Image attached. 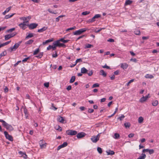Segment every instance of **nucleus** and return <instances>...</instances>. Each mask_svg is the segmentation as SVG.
Wrapping results in <instances>:
<instances>
[{
    "label": "nucleus",
    "instance_id": "f257e3e1",
    "mask_svg": "<svg viewBox=\"0 0 159 159\" xmlns=\"http://www.w3.org/2000/svg\"><path fill=\"white\" fill-rule=\"evenodd\" d=\"M0 122H2L3 126L6 128L7 129L10 131H12L13 129L12 126L7 124L4 120L0 119Z\"/></svg>",
    "mask_w": 159,
    "mask_h": 159
},
{
    "label": "nucleus",
    "instance_id": "6e6552de",
    "mask_svg": "<svg viewBox=\"0 0 159 159\" xmlns=\"http://www.w3.org/2000/svg\"><path fill=\"white\" fill-rule=\"evenodd\" d=\"M58 41L57 40L55 41L53 43V46H52V48L53 50H55L56 49V47L58 46Z\"/></svg>",
    "mask_w": 159,
    "mask_h": 159
},
{
    "label": "nucleus",
    "instance_id": "c9c22d12",
    "mask_svg": "<svg viewBox=\"0 0 159 159\" xmlns=\"http://www.w3.org/2000/svg\"><path fill=\"white\" fill-rule=\"evenodd\" d=\"M146 100V98H145L143 96V97L141 98L140 100V101L141 102H143L144 101H145Z\"/></svg>",
    "mask_w": 159,
    "mask_h": 159
},
{
    "label": "nucleus",
    "instance_id": "7ed1b4c3",
    "mask_svg": "<svg viewBox=\"0 0 159 159\" xmlns=\"http://www.w3.org/2000/svg\"><path fill=\"white\" fill-rule=\"evenodd\" d=\"M87 29L86 28H84L80 29L76 31L73 33L75 35H80L82 33L85 32Z\"/></svg>",
    "mask_w": 159,
    "mask_h": 159
},
{
    "label": "nucleus",
    "instance_id": "2eb2a0df",
    "mask_svg": "<svg viewBox=\"0 0 159 159\" xmlns=\"http://www.w3.org/2000/svg\"><path fill=\"white\" fill-rule=\"evenodd\" d=\"M26 25H27L24 23L23 22L20 23L19 25V26L23 30H25V27Z\"/></svg>",
    "mask_w": 159,
    "mask_h": 159
},
{
    "label": "nucleus",
    "instance_id": "9d476101",
    "mask_svg": "<svg viewBox=\"0 0 159 159\" xmlns=\"http://www.w3.org/2000/svg\"><path fill=\"white\" fill-rule=\"evenodd\" d=\"M57 120L59 122L62 123H64L65 121V120L63 117L60 116H59L58 117Z\"/></svg>",
    "mask_w": 159,
    "mask_h": 159
},
{
    "label": "nucleus",
    "instance_id": "ea45409f",
    "mask_svg": "<svg viewBox=\"0 0 159 159\" xmlns=\"http://www.w3.org/2000/svg\"><path fill=\"white\" fill-rule=\"evenodd\" d=\"M125 116L123 115H121V116L118 118V119H119L120 120H121L125 118Z\"/></svg>",
    "mask_w": 159,
    "mask_h": 159
},
{
    "label": "nucleus",
    "instance_id": "09e8293b",
    "mask_svg": "<svg viewBox=\"0 0 159 159\" xmlns=\"http://www.w3.org/2000/svg\"><path fill=\"white\" fill-rule=\"evenodd\" d=\"M102 67L103 68H106L108 69H110L111 68L110 66H107L106 64H105V65L104 66H102Z\"/></svg>",
    "mask_w": 159,
    "mask_h": 159
},
{
    "label": "nucleus",
    "instance_id": "4c0bfd02",
    "mask_svg": "<svg viewBox=\"0 0 159 159\" xmlns=\"http://www.w3.org/2000/svg\"><path fill=\"white\" fill-rule=\"evenodd\" d=\"M99 84H98V83H95V84H94L92 86V88H95V87H99Z\"/></svg>",
    "mask_w": 159,
    "mask_h": 159
},
{
    "label": "nucleus",
    "instance_id": "4d7b16f0",
    "mask_svg": "<svg viewBox=\"0 0 159 159\" xmlns=\"http://www.w3.org/2000/svg\"><path fill=\"white\" fill-rule=\"evenodd\" d=\"M63 147L66 146L67 145V143L66 142H64L63 143L61 144Z\"/></svg>",
    "mask_w": 159,
    "mask_h": 159
},
{
    "label": "nucleus",
    "instance_id": "f3484780",
    "mask_svg": "<svg viewBox=\"0 0 159 159\" xmlns=\"http://www.w3.org/2000/svg\"><path fill=\"white\" fill-rule=\"evenodd\" d=\"M58 41H61L62 42H63L64 43H66L67 42H68L70 40L69 39H67V40H65L64 39V38H61L60 39H59L58 40H57Z\"/></svg>",
    "mask_w": 159,
    "mask_h": 159
},
{
    "label": "nucleus",
    "instance_id": "9b49d317",
    "mask_svg": "<svg viewBox=\"0 0 159 159\" xmlns=\"http://www.w3.org/2000/svg\"><path fill=\"white\" fill-rule=\"evenodd\" d=\"M146 155L144 153H142L137 159H144L146 157Z\"/></svg>",
    "mask_w": 159,
    "mask_h": 159
},
{
    "label": "nucleus",
    "instance_id": "72a5a7b5",
    "mask_svg": "<svg viewBox=\"0 0 159 159\" xmlns=\"http://www.w3.org/2000/svg\"><path fill=\"white\" fill-rule=\"evenodd\" d=\"M43 52H40L38 56H36V57L40 58H41L43 55Z\"/></svg>",
    "mask_w": 159,
    "mask_h": 159
},
{
    "label": "nucleus",
    "instance_id": "5fc2aeb1",
    "mask_svg": "<svg viewBox=\"0 0 159 159\" xmlns=\"http://www.w3.org/2000/svg\"><path fill=\"white\" fill-rule=\"evenodd\" d=\"M93 74V72L92 70L90 71L88 73H87L88 75L89 76H91Z\"/></svg>",
    "mask_w": 159,
    "mask_h": 159
},
{
    "label": "nucleus",
    "instance_id": "603ef678",
    "mask_svg": "<svg viewBox=\"0 0 159 159\" xmlns=\"http://www.w3.org/2000/svg\"><path fill=\"white\" fill-rule=\"evenodd\" d=\"M16 33H11V34H9V35L10 37L11 38V37H14L15 35H16Z\"/></svg>",
    "mask_w": 159,
    "mask_h": 159
},
{
    "label": "nucleus",
    "instance_id": "bf43d9fd",
    "mask_svg": "<svg viewBox=\"0 0 159 159\" xmlns=\"http://www.w3.org/2000/svg\"><path fill=\"white\" fill-rule=\"evenodd\" d=\"M30 58V57L25 58V59H24L23 60H22V62H25V61H26Z\"/></svg>",
    "mask_w": 159,
    "mask_h": 159
},
{
    "label": "nucleus",
    "instance_id": "052dcab7",
    "mask_svg": "<svg viewBox=\"0 0 159 159\" xmlns=\"http://www.w3.org/2000/svg\"><path fill=\"white\" fill-rule=\"evenodd\" d=\"M20 19L21 20H22L24 21H25L26 20H27L26 17H20Z\"/></svg>",
    "mask_w": 159,
    "mask_h": 159
},
{
    "label": "nucleus",
    "instance_id": "473e14b6",
    "mask_svg": "<svg viewBox=\"0 0 159 159\" xmlns=\"http://www.w3.org/2000/svg\"><path fill=\"white\" fill-rule=\"evenodd\" d=\"M143 120V118L141 116L139 117L138 119V122L139 123H142Z\"/></svg>",
    "mask_w": 159,
    "mask_h": 159
},
{
    "label": "nucleus",
    "instance_id": "f8f14e48",
    "mask_svg": "<svg viewBox=\"0 0 159 159\" xmlns=\"http://www.w3.org/2000/svg\"><path fill=\"white\" fill-rule=\"evenodd\" d=\"M88 71V70L84 67L82 68L81 69V72L82 74L87 73Z\"/></svg>",
    "mask_w": 159,
    "mask_h": 159
},
{
    "label": "nucleus",
    "instance_id": "e433bc0d",
    "mask_svg": "<svg viewBox=\"0 0 159 159\" xmlns=\"http://www.w3.org/2000/svg\"><path fill=\"white\" fill-rule=\"evenodd\" d=\"M15 28H13L7 30V33H11L15 30Z\"/></svg>",
    "mask_w": 159,
    "mask_h": 159
},
{
    "label": "nucleus",
    "instance_id": "a878e982",
    "mask_svg": "<svg viewBox=\"0 0 159 159\" xmlns=\"http://www.w3.org/2000/svg\"><path fill=\"white\" fill-rule=\"evenodd\" d=\"M14 14H11V15H7L5 16L4 18L6 19H8L12 17L14 15Z\"/></svg>",
    "mask_w": 159,
    "mask_h": 159
},
{
    "label": "nucleus",
    "instance_id": "cd10ccee",
    "mask_svg": "<svg viewBox=\"0 0 159 159\" xmlns=\"http://www.w3.org/2000/svg\"><path fill=\"white\" fill-rule=\"evenodd\" d=\"M158 104V101L157 100H155L154 101L152 102V104L153 106H157Z\"/></svg>",
    "mask_w": 159,
    "mask_h": 159
},
{
    "label": "nucleus",
    "instance_id": "f704fd0d",
    "mask_svg": "<svg viewBox=\"0 0 159 159\" xmlns=\"http://www.w3.org/2000/svg\"><path fill=\"white\" fill-rule=\"evenodd\" d=\"M115 137L114 138L115 139H118L120 137V135L119 134L116 133L114 134Z\"/></svg>",
    "mask_w": 159,
    "mask_h": 159
},
{
    "label": "nucleus",
    "instance_id": "774afa93",
    "mask_svg": "<svg viewBox=\"0 0 159 159\" xmlns=\"http://www.w3.org/2000/svg\"><path fill=\"white\" fill-rule=\"evenodd\" d=\"M63 148L62 145H59V146H58V147H57V150H59L60 149H61V148Z\"/></svg>",
    "mask_w": 159,
    "mask_h": 159
},
{
    "label": "nucleus",
    "instance_id": "8fccbe9b",
    "mask_svg": "<svg viewBox=\"0 0 159 159\" xmlns=\"http://www.w3.org/2000/svg\"><path fill=\"white\" fill-rule=\"evenodd\" d=\"M134 80V79H131L130 80L128 83L126 84V85L127 86H129V84L133 82Z\"/></svg>",
    "mask_w": 159,
    "mask_h": 159
},
{
    "label": "nucleus",
    "instance_id": "3c124183",
    "mask_svg": "<svg viewBox=\"0 0 159 159\" xmlns=\"http://www.w3.org/2000/svg\"><path fill=\"white\" fill-rule=\"evenodd\" d=\"M101 15L99 14H96L94 16V17L95 18V19L101 17Z\"/></svg>",
    "mask_w": 159,
    "mask_h": 159
},
{
    "label": "nucleus",
    "instance_id": "79ce46f5",
    "mask_svg": "<svg viewBox=\"0 0 159 159\" xmlns=\"http://www.w3.org/2000/svg\"><path fill=\"white\" fill-rule=\"evenodd\" d=\"M11 42V41H8L5 43H3L2 44V47L5 46V45H7L9 44Z\"/></svg>",
    "mask_w": 159,
    "mask_h": 159
},
{
    "label": "nucleus",
    "instance_id": "0e129e2a",
    "mask_svg": "<svg viewBox=\"0 0 159 159\" xmlns=\"http://www.w3.org/2000/svg\"><path fill=\"white\" fill-rule=\"evenodd\" d=\"M134 135V134L133 133H130L128 135V137L129 138H130L133 137Z\"/></svg>",
    "mask_w": 159,
    "mask_h": 159
},
{
    "label": "nucleus",
    "instance_id": "f03ea898",
    "mask_svg": "<svg viewBox=\"0 0 159 159\" xmlns=\"http://www.w3.org/2000/svg\"><path fill=\"white\" fill-rule=\"evenodd\" d=\"M22 41H20L18 43H16L15 44L13 47H11L8 48V50L10 52H11L13 51H15L17 49L20 44L21 43Z\"/></svg>",
    "mask_w": 159,
    "mask_h": 159
},
{
    "label": "nucleus",
    "instance_id": "412c9836",
    "mask_svg": "<svg viewBox=\"0 0 159 159\" xmlns=\"http://www.w3.org/2000/svg\"><path fill=\"white\" fill-rule=\"evenodd\" d=\"M100 73H101V75H103L104 77H105L106 76L107 74L103 70H100Z\"/></svg>",
    "mask_w": 159,
    "mask_h": 159
},
{
    "label": "nucleus",
    "instance_id": "393cba45",
    "mask_svg": "<svg viewBox=\"0 0 159 159\" xmlns=\"http://www.w3.org/2000/svg\"><path fill=\"white\" fill-rule=\"evenodd\" d=\"M34 42V40L32 39H30L29 41L25 42V44H26L30 45L31 44Z\"/></svg>",
    "mask_w": 159,
    "mask_h": 159
},
{
    "label": "nucleus",
    "instance_id": "39448f33",
    "mask_svg": "<svg viewBox=\"0 0 159 159\" xmlns=\"http://www.w3.org/2000/svg\"><path fill=\"white\" fill-rule=\"evenodd\" d=\"M30 30H32L35 28L38 25V24L35 23H32L30 24H27Z\"/></svg>",
    "mask_w": 159,
    "mask_h": 159
},
{
    "label": "nucleus",
    "instance_id": "423d86ee",
    "mask_svg": "<svg viewBox=\"0 0 159 159\" xmlns=\"http://www.w3.org/2000/svg\"><path fill=\"white\" fill-rule=\"evenodd\" d=\"M4 133L5 136L7 139L11 141H12L13 140L12 137L9 134L7 131H5Z\"/></svg>",
    "mask_w": 159,
    "mask_h": 159
},
{
    "label": "nucleus",
    "instance_id": "e2e57ef3",
    "mask_svg": "<svg viewBox=\"0 0 159 159\" xmlns=\"http://www.w3.org/2000/svg\"><path fill=\"white\" fill-rule=\"evenodd\" d=\"M119 71L118 70H116L114 72V75H117L119 74Z\"/></svg>",
    "mask_w": 159,
    "mask_h": 159
},
{
    "label": "nucleus",
    "instance_id": "a211bd4d",
    "mask_svg": "<svg viewBox=\"0 0 159 159\" xmlns=\"http://www.w3.org/2000/svg\"><path fill=\"white\" fill-rule=\"evenodd\" d=\"M107 155H113L115 154V152L112 150H109L108 151H106Z\"/></svg>",
    "mask_w": 159,
    "mask_h": 159
},
{
    "label": "nucleus",
    "instance_id": "c756f323",
    "mask_svg": "<svg viewBox=\"0 0 159 159\" xmlns=\"http://www.w3.org/2000/svg\"><path fill=\"white\" fill-rule=\"evenodd\" d=\"M58 41V47H62L64 48H65L66 47V45L65 44L63 43H60V41Z\"/></svg>",
    "mask_w": 159,
    "mask_h": 159
},
{
    "label": "nucleus",
    "instance_id": "2f4dec72",
    "mask_svg": "<svg viewBox=\"0 0 159 159\" xmlns=\"http://www.w3.org/2000/svg\"><path fill=\"white\" fill-rule=\"evenodd\" d=\"M7 54V52L6 51H4V52H2L0 54V59L1 58V57L3 56H4L6 55Z\"/></svg>",
    "mask_w": 159,
    "mask_h": 159
},
{
    "label": "nucleus",
    "instance_id": "7c9ffc66",
    "mask_svg": "<svg viewBox=\"0 0 159 159\" xmlns=\"http://www.w3.org/2000/svg\"><path fill=\"white\" fill-rule=\"evenodd\" d=\"M124 125L126 128H129L130 126V124L129 122H126L124 124Z\"/></svg>",
    "mask_w": 159,
    "mask_h": 159
},
{
    "label": "nucleus",
    "instance_id": "1a4fd4ad",
    "mask_svg": "<svg viewBox=\"0 0 159 159\" xmlns=\"http://www.w3.org/2000/svg\"><path fill=\"white\" fill-rule=\"evenodd\" d=\"M91 139L94 143H96L98 140H99L98 138H97L95 136H92Z\"/></svg>",
    "mask_w": 159,
    "mask_h": 159
},
{
    "label": "nucleus",
    "instance_id": "13d9d810",
    "mask_svg": "<svg viewBox=\"0 0 159 159\" xmlns=\"http://www.w3.org/2000/svg\"><path fill=\"white\" fill-rule=\"evenodd\" d=\"M149 149H144L142 151V153H145L146 152H148V151L149 150Z\"/></svg>",
    "mask_w": 159,
    "mask_h": 159
},
{
    "label": "nucleus",
    "instance_id": "58836bf2",
    "mask_svg": "<svg viewBox=\"0 0 159 159\" xmlns=\"http://www.w3.org/2000/svg\"><path fill=\"white\" fill-rule=\"evenodd\" d=\"M140 31L139 30H135L134 31V33L136 35L140 34Z\"/></svg>",
    "mask_w": 159,
    "mask_h": 159
},
{
    "label": "nucleus",
    "instance_id": "a18cd8bd",
    "mask_svg": "<svg viewBox=\"0 0 159 159\" xmlns=\"http://www.w3.org/2000/svg\"><path fill=\"white\" fill-rule=\"evenodd\" d=\"M97 151L100 154H101L102 152V149L100 147H98L97 148Z\"/></svg>",
    "mask_w": 159,
    "mask_h": 159
},
{
    "label": "nucleus",
    "instance_id": "c85d7f7f",
    "mask_svg": "<svg viewBox=\"0 0 159 159\" xmlns=\"http://www.w3.org/2000/svg\"><path fill=\"white\" fill-rule=\"evenodd\" d=\"M53 41L52 39H48L46 40L45 42H44L43 43V44L44 45L46 44L47 43L51 42Z\"/></svg>",
    "mask_w": 159,
    "mask_h": 159
},
{
    "label": "nucleus",
    "instance_id": "6ab92c4d",
    "mask_svg": "<svg viewBox=\"0 0 159 159\" xmlns=\"http://www.w3.org/2000/svg\"><path fill=\"white\" fill-rule=\"evenodd\" d=\"M11 7H10L8 8H7L6 10L2 13L3 15H5L7 12H8L9 11L11 10Z\"/></svg>",
    "mask_w": 159,
    "mask_h": 159
},
{
    "label": "nucleus",
    "instance_id": "a19ab883",
    "mask_svg": "<svg viewBox=\"0 0 159 159\" xmlns=\"http://www.w3.org/2000/svg\"><path fill=\"white\" fill-rule=\"evenodd\" d=\"M90 12L88 11H85L83 12L82 13V15H86L90 13Z\"/></svg>",
    "mask_w": 159,
    "mask_h": 159
},
{
    "label": "nucleus",
    "instance_id": "49530a36",
    "mask_svg": "<svg viewBox=\"0 0 159 159\" xmlns=\"http://www.w3.org/2000/svg\"><path fill=\"white\" fill-rule=\"evenodd\" d=\"M145 77L147 78H152L153 77V76L152 75H149L148 74L146 75Z\"/></svg>",
    "mask_w": 159,
    "mask_h": 159
},
{
    "label": "nucleus",
    "instance_id": "680f3d73",
    "mask_svg": "<svg viewBox=\"0 0 159 159\" xmlns=\"http://www.w3.org/2000/svg\"><path fill=\"white\" fill-rule=\"evenodd\" d=\"M44 85L47 88H48L49 86V83H44Z\"/></svg>",
    "mask_w": 159,
    "mask_h": 159
},
{
    "label": "nucleus",
    "instance_id": "20e7f679",
    "mask_svg": "<svg viewBox=\"0 0 159 159\" xmlns=\"http://www.w3.org/2000/svg\"><path fill=\"white\" fill-rule=\"evenodd\" d=\"M66 133L67 135L71 136L76 135L77 133L76 131L72 129H69L66 130Z\"/></svg>",
    "mask_w": 159,
    "mask_h": 159
},
{
    "label": "nucleus",
    "instance_id": "bb28decb",
    "mask_svg": "<svg viewBox=\"0 0 159 159\" xmlns=\"http://www.w3.org/2000/svg\"><path fill=\"white\" fill-rule=\"evenodd\" d=\"M39 51V48H38L37 49H36L34 52L33 53V55H36L37 54Z\"/></svg>",
    "mask_w": 159,
    "mask_h": 159
},
{
    "label": "nucleus",
    "instance_id": "aec40b11",
    "mask_svg": "<svg viewBox=\"0 0 159 159\" xmlns=\"http://www.w3.org/2000/svg\"><path fill=\"white\" fill-rule=\"evenodd\" d=\"M43 142V140H40V142H39L40 146V148H44V146L46 147V145L44 143L41 144V142Z\"/></svg>",
    "mask_w": 159,
    "mask_h": 159
},
{
    "label": "nucleus",
    "instance_id": "4468645a",
    "mask_svg": "<svg viewBox=\"0 0 159 159\" xmlns=\"http://www.w3.org/2000/svg\"><path fill=\"white\" fill-rule=\"evenodd\" d=\"M47 28H48L47 27L44 26L42 28H41L40 29H39L38 30V32L40 33V32H43L44 31H45V30H46L47 29Z\"/></svg>",
    "mask_w": 159,
    "mask_h": 159
},
{
    "label": "nucleus",
    "instance_id": "338daca9",
    "mask_svg": "<svg viewBox=\"0 0 159 159\" xmlns=\"http://www.w3.org/2000/svg\"><path fill=\"white\" fill-rule=\"evenodd\" d=\"M71 89V85H69L66 88V89L68 90H70Z\"/></svg>",
    "mask_w": 159,
    "mask_h": 159
},
{
    "label": "nucleus",
    "instance_id": "0eeeda50",
    "mask_svg": "<svg viewBox=\"0 0 159 159\" xmlns=\"http://www.w3.org/2000/svg\"><path fill=\"white\" fill-rule=\"evenodd\" d=\"M86 135L85 133L84 132H80L76 134V137L78 139L82 138L84 137Z\"/></svg>",
    "mask_w": 159,
    "mask_h": 159
},
{
    "label": "nucleus",
    "instance_id": "c03bdc74",
    "mask_svg": "<svg viewBox=\"0 0 159 159\" xmlns=\"http://www.w3.org/2000/svg\"><path fill=\"white\" fill-rule=\"evenodd\" d=\"M10 38H11L10 37V36L9 34L6 35L5 36V39L6 40H7Z\"/></svg>",
    "mask_w": 159,
    "mask_h": 159
},
{
    "label": "nucleus",
    "instance_id": "37998d69",
    "mask_svg": "<svg viewBox=\"0 0 159 159\" xmlns=\"http://www.w3.org/2000/svg\"><path fill=\"white\" fill-rule=\"evenodd\" d=\"M148 152L149 153L150 155H151V154H153L154 153V151L153 149H149Z\"/></svg>",
    "mask_w": 159,
    "mask_h": 159
},
{
    "label": "nucleus",
    "instance_id": "b1692460",
    "mask_svg": "<svg viewBox=\"0 0 159 159\" xmlns=\"http://www.w3.org/2000/svg\"><path fill=\"white\" fill-rule=\"evenodd\" d=\"M93 47V46L91 44L88 43L86 44L85 48H89Z\"/></svg>",
    "mask_w": 159,
    "mask_h": 159
},
{
    "label": "nucleus",
    "instance_id": "69168bd1",
    "mask_svg": "<svg viewBox=\"0 0 159 159\" xmlns=\"http://www.w3.org/2000/svg\"><path fill=\"white\" fill-rule=\"evenodd\" d=\"M107 41L111 42H113L114 41V40L112 39H109L107 40Z\"/></svg>",
    "mask_w": 159,
    "mask_h": 159
},
{
    "label": "nucleus",
    "instance_id": "864d4df0",
    "mask_svg": "<svg viewBox=\"0 0 159 159\" xmlns=\"http://www.w3.org/2000/svg\"><path fill=\"white\" fill-rule=\"evenodd\" d=\"M82 59L81 58H79L77 59L76 60L75 62L76 63V64H77L78 62H82Z\"/></svg>",
    "mask_w": 159,
    "mask_h": 159
},
{
    "label": "nucleus",
    "instance_id": "ddd939ff",
    "mask_svg": "<svg viewBox=\"0 0 159 159\" xmlns=\"http://www.w3.org/2000/svg\"><path fill=\"white\" fill-rule=\"evenodd\" d=\"M121 67L124 69H126L128 67V65L126 63H122L120 65Z\"/></svg>",
    "mask_w": 159,
    "mask_h": 159
},
{
    "label": "nucleus",
    "instance_id": "6e6d98bb",
    "mask_svg": "<svg viewBox=\"0 0 159 159\" xmlns=\"http://www.w3.org/2000/svg\"><path fill=\"white\" fill-rule=\"evenodd\" d=\"M94 110L93 109L89 108L88 110V112L89 113H93Z\"/></svg>",
    "mask_w": 159,
    "mask_h": 159
},
{
    "label": "nucleus",
    "instance_id": "de8ad7c7",
    "mask_svg": "<svg viewBox=\"0 0 159 159\" xmlns=\"http://www.w3.org/2000/svg\"><path fill=\"white\" fill-rule=\"evenodd\" d=\"M24 112L25 116H26V115H27L28 114L27 110L25 108L24 109Z\"/></svg>",
    "mask_w": 159,
    "mask_h": 159
},
{
    "label": "nucleus",
    "instance_id": "5701e85b",
    "mask_svg": "<svg viewBox=\"0 0 159 159\" xmlns=\"http://www.w3.org/2000/svg\"><path fill=\"white\" fill-rule=\"evenodd\" d=\"M75 79V76H72L70 80V83H73L74 82Z\"/></svg>",
    "mask_w": 159,
    "mask_h": 159
},
{
    "label": "nucleus",
    "instance_id": "dca6fc26",
    "mask_svg": "<svg viewBox=\"0 0 159 159\" xmlns=\"http://www.w3.org/2000/svg\"><path fill=\"white\" fill-rule=\"evenodd\" d=\"M33 33H30L28 35H27L26 37H25V39H28L30 38H31L34 36Z\"/></svg>",
    "mask_w": 159,
    "mask_h": 159
},
{
    "label": "nucleus",
    "instance_id": "4be33fe9",
    "mask_svg": "<svg viewBox=\"0 0 159 159\" xmlns=\"http://www.w3.org/2000/svg\"><path fill=\"white\" fill-rule=\"evenodd\" d=\"M132 1H131L130 0H127L125 2V5H130L132 3Z\"/></svg>",
    "mask_w": 159,
    "mask_h": 159
}]
</instances>
